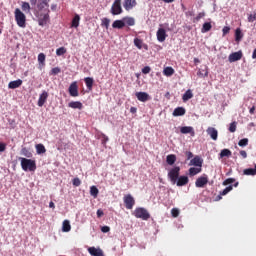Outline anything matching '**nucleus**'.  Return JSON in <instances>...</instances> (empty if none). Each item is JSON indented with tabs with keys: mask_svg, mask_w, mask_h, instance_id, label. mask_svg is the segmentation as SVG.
<instances>
[{
	"mask_svg": "<svg viewBox=\"0 0 256 256\" xmlns=\"http://www.w3.org/2000/svg\"><path fill=\"white\" fill-rule=\"evenodd\" d=\"M49 13V9H45L44 13L39 11L35 12V16L38 19V25H40V27H45V25L50 21Z\"/></svg>",
	"mask_w": 256,
	"mask_h": 256,
	"instance_id": "nucleus-1",
	"label": "nucleus"
},
{
	"mask_svg": "<svg viewBox=\"0 0 256 256\" xmlns=\"http://www.w3.org/2000/svg\"><path fill=\"white\" fill-rule=\"evenodd\" d=\"M21 161V168L23 171H35L37 169V163L35 160L27 159V158H19Z\"/></svg>",
	"mask_w": 256,
	"mask_h": 256,
	"instance_id": "nucleus-2",
	"label": "nucleus"
},
{
	"mask_svg": "<svg viewBox=\"0 0 256 256\" xmlns=\"http://www.w3.org/2000/svg\"><path fill=\"white\" fill-rule=\"evenodd\" d=\"M51 0H30V5L32 7H35L37 5V9H35V12H41L45 11V9H49V3Z\"/></svg>",
	"mask_w": 256,
	"mask_h": 256,
	"instance_id": "nucleus-3",
	"label": "nucleus"
},
{
	"mask_svg": "<svg viewBox=\"0 0 256 256\" xmlns=\"http://www.w3.org/2000/svg\"><path fill=\"white\" fill-rule=\"evenodd\" d=\"M133 215L136 217V219H142V221H148V219H151V214H149V211L141 207L136 208Z\"/></svg>",
	"mask_w": 256,
	"mask_h": 256,
	"instance_id": "nucleus-4",
	"label": "nucleus"
},
{
	"mask_svg": "<svg viewBox=\"0 0 256 256\" xmlns=\"http://www.w3.org/2000/svg\"><path fill=\"white\" fill-rule=\"evenodd\" d=\"M14 15H15V21L18 27L24 28L25 23H27V17L25 16V14L21 12V9L16 8L14 11Z\"/></svg>",
	"mask_w": 256,
	"mask_h": 256,
	"instance_id": "nucleus-5",
	"label": "nucleus"
},
{
	"mask_svg": "<svg viewBox=\"0 0 256 256\" xmlns=\"http://www.w3.org/2000/svg\"><path fill=\"white\" fill-rule=\"evenodd\" d=\"M180 171H181V168L179 166H175L174 168L170 169V171L168 172V179H170L173 185L177 183V179H179Z\"/></svg>",
	"mask_w": 256,
	"mask_h": 256,
	"instance_id": "nucleus-6",
	"label": "nucleus"
},
{
	"mask_svg": "<svg viewBox=\"0 0 256 256\" xmlns=\"http://www.w3.org/2000/svg\"><path fill=\"white\" fill-rule=\"evenodd\" d=\"M207 183H209V176H207V174H203L202 176L196 179L195 187H198L199 189H203V187H205Z\"/></svg>",
	"mask_w": 256,
	"mask_h": 256,
	"instance_id": "nucleus-7",
	"label": "nucleus"
},
{
	"mask_svg": "<svg viewBox=\"0 0 256 256\" xmlns=\"http://www.w3.org/2000/svg\"><path fill=\"white\" fill-rule=\"evenodd\" d=\"M112 15H121L123 13V8L121 7V0H115L111 7Z\"/></svg>",
	"mask_w": 256,
	"mask_h": 256,
	"instance_id": "nucleus-8",
	"label": "nucleus"
},
{
	"mask_svg": "<svg viewBox=\"0 0 256 256\" xmlns=\"http://www.w3.org/2000/svg\"><path fill=\"white\" fill-rule=\"evenodd\" d=\"M126 209H133L135 206V198L131 194H127L123 198Z\"/></svg>",
	"mask_w": 256,
	"mask_h": 256,
	"instance_id": "nucleus-9",
	"label": "nucleus"
},
{
	"mask_svg": "<svg viewBox=\"0 0 256 256\" xmlns=\"http://www.w3.org/2000/svg\"><path fill=\"white\" fill-rule=\"evenodd\" d=\"M68 91L71 97H78L79 96V87L77 86V82H72L68 88Z\"/></svg>",
	"mask_w": 256,
	"mask_h": 256,
	"instance_id": "nucleus-10",
	"label": "nucleus"
},
{
	"mask_svg": "<svg viewBox=\"0 0 256 256\" xmlns=\"http://www.w3.org/2000/svg\"><path fill=\"white\" fill-rule=\"evenodd\" d=\"M242 57H243V52L238 51L230 54L228 57V60L230 63H235V61H240Z\"/></svg>",
	"mask_w": 256,
	"mask_h": 256,
	"instance_id": "nucleus-11",
	"label": "nucleus"
},
{
	"mask_svg": "<svg viewBox=\"0 0 256 256\" xmlns=\"http://www.w3.org/2000/svg\"><path fill=\"white\" fill-rule=\"evenodd\" d=\"M157 39L160 43H163L167 39V32L163 28H159L156 33Z\"/></svg>",
	"mask_w": 256,
	"mask_h": 256,
	"instance_id": "nucleus-12",
	"label": "nucleus"
},
{
	"mask_svg": "<svg viewBox=\"0 0 256 256\" xmlns=\"http://www.w3.org/2000/svg\"><path fill=\"white\" fill-rule=\"evenodd\" d=\"M137 6V1L136 0H124L123 7L126 11H131L133 7Z\"/></svg>",
	"mask_w": 256,
	"mask_h": 256,
	"instance_id": "nucleus-13",
	"label": "nucleus"
},
{
	"mask_svg": "<svg viewBox=\"0 0 256 256\" xmlns=\"http://www.w3.org/2000/svg\"><path fill=\"white\" fill-rule=\"evenodd\" d=\"M180 133H182L183 135L191 134V137H195V130L191 126L181 127Z\"/></svg>",
	"mask_w": 256,
	"mask_h": 256,
	"instance_id": "nucleus-14",
	"label": "nucleus"
},
{
	"mask_svg": "<svg viewBox=\"0 0 256 256\" xmlns=\"http://www.w3.org/2000/svg\"><path fill=\"white\" fill-rule=\"evenodd\" d=\"M189 183V177L187 176H178V179L176 181L177 187H183Z\"/></svg>",
	"mask_w": 256,
	"mask_h": 256,
	"instance_id": "nucleus-15",
	"label": "nucleus"
},
{
	"mask_svg": "<svg viewBox=\"0 0 256 256\" xmlns=\"http://www.w3.org/2000/svg\"><path fill=\"white\" fill-rule=\"evenodd\" d=\"M88 253H90V255H92V256H105L103 254V250H101L100 248H95V247L88 248Z\"/></svg>",
	"mask_w": 256,
	"mask_h": 256,
	"instance_id": "nucleus-16",
	"label": "nucleus"
},
{
	"mask_svg": "<svg viewBox=\"0 0 256 256\" xmlns=\"http://www.w3.org/2000/svg\"><path fill=\"white\" fill-rule=\"evenodd\" d=\"M190 165H194V167H199L201 169V167H203V159H201L199 156H195L190 161Z\"/></svg>",
	"mask_w": 256,
	"mask_h": 256,
	"instance_id": "nucleus-17",
	"label": "nucleus"
},
{
	"mask_svg": "<svg viewBox=\"0 0 256 256\" xmlns=\"http://www.w3.org/2000/svg\"><path fill=\"white\" fill-rule=\"evenodd\" d=\"M207 134L213 139V141H217V137L219 136V132H217V129L213 127H209L207 130Z\"/></svg>",
	"mask_w": 256,
	"mask_h": 256,
	"instance_id": "nucleus-18",
	"label": "nucleus"
},
{
	"mask_svg": "<svg viewBox=\"0 0 256 256\" xmlns=\"http://www.w3.org/2000/svg\"><path fill=\"white\" fill-rule=\"evenodd\" d=\"M187 111L183 107H177L174 109L172 115L173 117H183Z\"/></svg>",
	"mask_w": 256,
	"mask_h": 256,
	"instance_id": "nucleus-19",
	"label": "nucleus"
},
{
	"mask_svg": "<svg viewBox=\"0 0 256 256\" xmlns=\"http://www.w3.org/2000/svg\"><path fill=\"white\" fill-rule=\"evenodd\" d=\"M22 85H23V80L18 79V80L11 81L8 84V87H9V89H17V88L21 87Z\"/></svg>",
	"mask_w": 256,
	"mask_h": 256,
	"instance_id": "nucleus-20",
	"label": "nucleus"
},
{
	"mask_svg": "<svg viewBox=\"0 0 256 256\" xmlns=\"http://www.w3.org/2000/svg\"><path fill=\"white\" fill-rule=\"evenodd\" d=\"M113 29H123L125 22L123 20H115L112 24Z\"/></svg>",
	"mask_w": 256,
	"mask_h": 256,
	"instance_id": "nucleus-21",
	"label": "nucleus"
},
{
	"mask_svg": "<svg viewBox=\"0 0 256 256\" xmlns=\"http://www.w3.org/2000/svg\"><path fill=\"white\" fill-rule=\"evenodd\" d=\"M122 21L124 22V25H128L129 27L135 25V18L133 17H124Z\"/></svg>",
	"mask_w": 256,
	"mask_h": 256,
	"instance_id": "nucleus-22",
	"label": "nucleus"
},
{
	"mask_svg": "<svg viewBox=\"0 0 256 256\" xmlns=\"http://www.w3.org/2000/svg\"><path fill=\"white\" fill-rule=\"evenodd\" d=\"M175 161H177V156L174 154H170L166 157V163L168 165H175Z\"/></svg>",
	"mask_w": 256,
	"mask_h": 256,
	"instance_id": "nucleus-23",
	"label": "nucleus"
},
{
	"mask_svg": "<svg viewBox=\"0 0 256 256\" xmlns=\"http://www.w3.org/2000/svg\"><path fill=\"white\" fill-rule=\"evenodd\" d=\"M163 74L166 76V77H171L172 75L175 74V69H173V67H166L164 68L163 70Z\"/></svg>",
	"mask_w": 256,
	"mask_h": 256,
	"instance_id": "nucleus-24",
	"label": "nucleus"
},
{
	"mask_svg": "<svg viewBox=\"0 0 256 256\" xmlns=\"http://www.w3.org/2000/svg\"><path fill=\"white\" fill-rule=\"evenodd\" d=\"M62 231L64 233H69V231H71V224L69 223V220H64L63 221Z\"/></svg>",
	"mask_w": 256,
	"mask_h": 256,
	"instance_id": "nucleus-25",
	"label": "nucleus"
},
{
	"mask_svg": "<svg viewBox=\"0 0 256 256\" xmlns=\"http://www.w3.org/2000/svg\"><path fill=\"white\" fill-rule=\"evenodd\" d=\"M68 107H71V109H83V104L79 101L70 102L68 104Z\"/></svg>",
	"mask_w": 256,
	"mask_h": 256,
	"instance_id": "nucleus-26",
	"label": "nucleus"
},
{
	"mask_svg": "<svg viewBox=\"0 0 256 256\" xmlns=\"http://www.w3.org/2000/svg\"><path fill=\"white\" fill-rule=\"evenodd\" d=\"M201 171H202L201 168L191 167V168H189V175H190V177H195V175H199V173H201Z\"/></svg>",
	"mask_w": 256,
	"mask_h": 256,
	"instance_id": "nucleus-27",
	"label": "nucleus"
},
{
	"mask_svg": "<svg viewBox=\"0 0 256 256\" xmlns=\"http://www.w3.org/2000/svg\"><path fill=\"white\" fill-rule=\"evenodd\" d=\"M90 195L92 197H94V199H97V197L99 195V189L97 188V186H91L90 187Z\"/></svg>",
	"mask_w": 256,
	"mask_h": 256,
	"instance_id": "nucleus-28",
	"label": "nucleus"
},
{
	"mask_svg": "<svg viewBox=\"0 0 256 256\" xmlns=\"http://www.w3.org/2000/svg\"><path fill=\"white\" fill-rule=\"evenodd\" d=\"M231 155H232L231 150L225 148L220 152V159H223V157H231Z\"/></svg>",
	"mask_w": 256,
	"mask_h": 256,
	"instance_id": "nucleus-29",
	"label": "nucleus"
},
{
	"mask_svg": "<svg viewBox=\"0 0 256 256\" xmlns=\"http://www.w3.org/2000/svg\"><path fill=\"white\" fill-rule=\"evenodd\" d=\"M79 21H81V17L79 16V14H76L72 20V27H75V29H77V27H79Z\"/></svg>",
	"mask_w": 256,
	"mask_h": 256,
	"instance_id": "nucleus-30",
	"label": "nucleus"
},
{
	"mask_svg": "<svg viewBox=\"0 0 256 256\" xmlns=\"http://www.w3.org/2000/svg\"><path fill=\"white\" fill-rule=\"evenodd\" d=\"M21 155L27 157L28 159H31V157H33V153H31V151H29V149L25 147L21 149Z\"/></svg>",
	"mask_w": 256,
	"mask_h": 256,
	"instance_id": "nucleus-31",
	"label": "nucleus"
},
{
	"mask_svg": "<svg viewBox=\"0 0 256 256\" xmlns=\"http://www.w3.org/2000/svg\"><path fill=\"white\" fill-rule=\"evenodd\" d=\"M46 151H47V149H45V146L43 144L36 145V153H38V155L46 153Z\"/></svg>",
	"mask_w": 256,
	"mask_h": 256,
	"instance_id": "nucleus-32",
	"label": "nucleus"
},
{
	"mask_svg": "<svg viewBox=\"0 0 256 256\" xmlns=\"http://www.w3.org/2000/svg\"><path fill=\"white\" fill-rule=\"evenodd\" d=\"M243 39V33L241 32V28H237L235 31V41L239 43Z\"/></svg>",
	"mask_w": 256,
	"mask_h": 256,
	"instance_id": "nucleus-33",
	"label": "nucleus"
},
{
	"mask_svg": "<svg viewBox=\"0 0 256 256\" xmlns=\"http://www.w3.org/2000/svg\"><path fill=\"white\" fill-rule=\"evenodd\" d=\"M84 81L86 83L87 89H89V90L93 89V81H94L93 78L87 77L84 79Z\"/></svg>",
	"mask_w": 256,
	"mask_h": 256,
	"instance_id": "nucleus-34",
	"label": "nucleus"
},
{
	"mask_svg": "<svg viewBox=\"0 0 256 256\" xmlns=\"http://www.w3.org/2000/svg\"><path fill=\"white\" fill-rule=\"evenodd\" d=\"M211 23L210 22H205L202 26V33H207L209 31H211Z\"/></svg>",
	"mask_w": 256,
	"mask_h": 256,
	"instance_id": "nucleus-35",
	"label": "nucleus"
},
{
	"mask_svg": "<svg viewBox=\"0 0 256 256\" xmlns=\"http://www.w3.org/2000/svg\"><path fill=\"white\" fill-rule=\"evenodd\" d=\"M243 175H256L255 168H247L243 170Z\"/></svg>",
	"mask_w": 256,
	"mask_h": 256,
	"instance_id": "nucleus-36",
	"label": "nucleus"
},
{
	"mask_svg": "<svg viewBox=\"0 0 256 256\" xmlns=\"http://www.w3.org/2000/svg\"><path fill=\"white\" fill-rule=\"evenodd\" d=\"M22 11H25V13L31 12V5L28 2L22 3Z\"/></svg>",
	"mask_w": 256,
	"mask_h": 256,
	"instance_id": "nucleus-37",
	"label": "nucleus"
},
{
	"mask_svg": "<svg viewBox=\"0 0 256 256\" xmlns=\"http://www.w3.org/2000/svg\"><path fill=\"white\" fill-rule=\"evenodd\" d=\"M239 147H247L249 145V139L244 138L238 142Z\"/></svg>",
	"mask_w": 256,
	"mask_h": 256,
	"instance_id": "nucleus-38",
	"label": "nucleus"
},
{
	"mask_svg": "<svg viewBox=\"0 0 256 256\" xmlns=\"http://www.w3.org/2000/svg\"><path fill=\"white\" fill-rule=\"evenodd\" d=\"M233 191V185L226 187L223 191L220 192V196H225L227 193Z\"/></svg>",
	"mask_w": 256,
	"mask_h": 256,
	"instance_id": "nucleus-39",
	"label": "nucleus"
},
{
	"mask_svg": "<svg viewBox=\"0 0 256 256\" xmlns=\"http://www.w3.org/2000/svg\"><path fill=\"white\" fill-rule=\"evenodd\" d=\"M67 53V49H65V47H60L56 50V55H58V57H61V55H65Z\"/></svg>",
	"mask_w": 256,
	"mask_h": 256,
	"instance_id": "nucleus-40",
	"label": "nucleus"
},
{
	"mask_svg": "<svg viewBox=\"0 0 256 256\" xmlns=\"http://www.w3.org/2000/svg\"><path fill=\"white\" fill-rule=\"evenodd\" d=\"M109 23H111V20L109 18H103L102 19V27H105L106 29H109Z\"/></svg>",
	"mask_w": 256,
	"mask_h": 256,
	"instance_id": "nucleus-41",
	"label": "nucleus"
},
{
	"mask_svg": "<svg viewBox=\"0 0 256 256\" xmlns=\"http://www.w3.org/2000/svg\"><path fill=\"white\" fill-rule=\"evenodd\" d=\"M230 133H235L237 131V122H232L229 126Z\"/></svg>",
	"mask_w": 256,
	"mask_h": 256,
	"instance_id": "nucleus-42",
	"label": "nucleus"
},
{
	"mask_svg": "<svg viewBox=\"0 0 256 256\" xmlns=\"http://www.w3.org/2000/svg\"><path fill=\"white\" fill-rule=\"evenodd\" d=\"M47 103V97H40L38 100V107H43Z\"/></svg>",
	"mask_w": 256,
	"mask_h": 256,
	"instance_id": "nucleus-43",
	"label": "nucleus"
},
{
	"mask_svg": "<svg viewBox=\"0 0 256 256\" xmlns=\"http://www.w3.org/2000/svg\"><path fill=\"white\" fill-rule=\"evenodd\" d=\"M38 62L41 64V65H45V55L43 53H40L38 55Z\"/></svg>",
	"mask_w": 256,
	"mask_h": 256,
	"instance_id": "nucleus-44",
	"label": "nucleus"
},
{
	"mask_svg": "<svg viewBox=\"0 0 256 256\" xmlns=\"http://www.w3.org/2000/svg\"><path fill=\"white\" fill-rule=\"evenodd\" d=\"M72 184L74 185V187H79V186H81V179H79V178H74L73 180H72Z\"/></svg>",
	"mask_w": 256,
	"mask_h": 256,
	"instance_id": "nucleus-45",
	"label": "nucleus"
},
{
	"mask_svg": "<svg viewBox=\"0 0 256 256\" xmlns=\"http://www.w3.org/2000/svg\"><path fill=\"white\" fill-rule=\"evenodd\" d=\"M232 183H235V178H227L224 182L223 185L227 186V185H231Z\"/></svg>",
	"mask_w": 256,
	"mask_h": 256,
	"instance_id": "nucleus-46",
	"label": "nucleus"
},
{
	"mask_svg": "<svg viewBox=\"0 0 256 256\" xmlns=\"http://www.w3.org/2000/svg\"><path fill=\"white\" fill-rule=\"evenodd\" d=\"M59 73H61V68L59 67L52 68L51 75H59Z\"/></svg>",
	"mask_w": 256,
	"mask_h": 256,
	"instance_id": "nucleus-47",
	"label": "nucleus"
},
{
	"mask_svg": "<svg viewBox=\"0 0 256 256\" xmlns=\"http://www.w3.org/2000/svg\"><path fill=\"white\" fill-rule=\"evenodd\" d=\"M142 41H141V39H138V38H135L134 39V45H136L137 47H138V49H141V45H142Z\"/></svg>",
	"mask_w": 256,
	"mask_h": 256,
	"instance_id": "nucleus-48",
	"label": "nucleus"
},
{
	"mask_svg": "<svg viewBox=\"0 0 256 256\" xmlns=\"http://www.w3.org/2000/svg\"><path fill=\"white\" fill-rule=\"evenodd\" d=\"M171 215H172V217H179V209L173 208L171 210Z\"/></svg>",
	"mask_w": 256,
	"mask_h": 256,
	"instance_id": "nucleus-49",
	"label": "nucleus"
},
{
	"mask_svg": "<svg viewBox=\"0 0 256 256\" xmlns=\"http://www.w3.org/2000/svg\"><path fill=\"white\" fill-rule=\"evenodd\" d=\"M254 21H256V13L250 14V15L248 16V22H249V23H253Z\"/></svg>",
	"mask_w": 256,
	"mask_h": 256,
	"instance_id": "nucleus-50",
	"label": "nucleus"
},
{
	"mask_svg": "<svg viewBox=\"0 0 256 256\" xmlns=\"http://www.w3.org/2000/svg\"><path fill=\"white\" fill-rule=\"evenodd\" d=\"M7 149V144L4 142H0V153L5 152Z\"/></svg>",
	"mask_w": 256,
	"mask_h": 256,
	"instance_id": "nucleus-51",
	"label": "nucleus"
},
{
	"mask_svg": "<svg viewBox=\"0 0 256 256\" xmlns=\"http://www.w3.org/2000/svg\"><path fill=\"white\" fill-rule=\"evenodd\" d=\"M142 73H144V75H147V74L151 73V67L145 66V67L142 69Z\"/></svg>",
	"mask_w": 256,
	"mask_h": 256,
	"instance_id": "nucleus-52",
	"label": "nucleus"
},
{
	"mask_svg": "<svg viewBox=\"0 0 256 256\" xmlns=\"http://www.w3.org/2000/svg\"><path fill=\"white\" fill-rule=\"evenodd\" d=\"M197 75L199 77H207V75H209V72L207 70H205V73L203 74V71L199 70Z\"/></svg>",
	"mask_w": 256,
	"mask_h": 256,
	"instance_id": "nucleus-53",
	"label": "nucleus"
},
{
	"mask_svg": "<svg viewBox=\"0 0 256 256\" xmlns=\"http://www.w3.org/2000/svg\"><path fill=\"white\" fill-rule=\"evenodd\" d=\"M136 97H149V94L145 92H136Z\"/></svg>",
	"mask_w": 256,
	"mask_h": 256,
	"instance_id": "nucleus-54",
	"label": "nucleus"
},
{
	"mask_svg": "<svg viewBox=\"0 0 256 256\" xmlns=\"http://www.w3.org/2000/svg\"><path fill=\"white\" fill-rule=\"evenodd\" d=\"M183 97H193V91L191 89L187 90L184 94Z\"/></svg>",
	"mask_w": 256,
	"mask_h": 256,
	"instance_id": "nucleus-55",
	"label": "nucleus"
},
{
	"mask_svg": "<svg viewBox=\"0 0 256 256\" xmlns=\"http://www.w3.org/2000/svg\"><path fill=\"white\" fill-rule=\"evenodd\" d=\"M185 155L187 157V161H189V159H193V152L191 151H186Z\"/></svg>",
	"mask_w": 256,
	"mask_h": 256,
	"instance_id": "nucleus-56",
	"label": "nucleus"
},
{
	"mask_svg": "<svg viewBox=\"0 0 256 256\" xmlns=\"http://www.w3.org/2000/svg\"><path fill=\"white\" fill-rule=\"evenodd\" d=\"M102 233H109L111 231V228L109 226H103L101 228Z\"/></svg>",
	"mask_w": 256,
	"mask_h": 256,
	"instance_id": "nucleus-57",
	"label": "nucleus"
},
{
	"mask_svg": "<svg viewBox=\"0 0 256 256\" xmlns=\"http://www.w3.org/2000/svg\"><path fill=\"white\" fill-rule=\"evenodd\" d=\"M229 31H231V28L228 27V26H225V27L222 29L223 35H227V33H229Z\"/></svg>",
	"mask_w": 256,
	"mask_h": 256,
	"instance_id": "nucleus-58",
	"label": "nucleus"
},
{
	"mask_svg": "<svg viewBox=\"0 0 256 256\" xmlns=\"http://www.w3.org/2000/svg\"><path fill=\"white\" fill-rule=\"evenodd\" d=\"M107 141H109V137H107V135L102 134V144L105 145V143H107Z\"/></svg>",
	"mask_w": 256,
	"mask_h": 256,
	"instance_id": "nucleus-59",
	"label": "nucleus"
},
{
	"mask_svg": "<svg viewBox=\"0 0 256 256\" xmlns=\"http://www.w3.org/2000/svg\"><path fill=\"white\" fill-rule=\"evenodd\" d=\"M97 217H103V215H105V213L103 212V210L98 209L96 212Z\"/></svg>",
	"mask_w": 256,
	"mask_h": 256,
	"instance_id": "nucleus-60",
	"label": "nucleus"
},
{
	"mask_svg": "<svg viewBox=\"0 0 256 256\" xmlns=\"http://www.w3.org/2000/svg\"><path fill=\"white\" fill-rule=\"evenodd\" d=\"M138 100L141 101L142 103H145L149 101V97H138Z\"/></svg>",
	"mask_w": 256,
	"mask_h": 256,
	"instance_id": "nucleus-61",
	"label": "nucleus"
},
{
	"mask_svg": "<svg viewBox=\"0 0 256 256\" xmlns=\"http://www.w3.org/2000/svg\"><path fill=\"white\" fill-rule=\"evenodd\" d=\"M240 155L243 157V159H247V152L245 150H241Z\"/></svg>",
	"mask_w": 256,
	"mask_h": 256,
	"instance_id": "nucleus-62",
	"label": "nucleus"
},
{
	"mask_svg": "<svg viewBox=\"0 0 256 256\" xmlns=\"http://www.w3.org/2000/svg\"><path fill=\"white\" fill-rule=\"evenodd\" d=\"M203 17H205V13H199L196 17V21H199L200 19H203Z\"/></svg>",
	"mask_w": 256,
	"mask_h": 256,
	"instance_id": "nucleus-63",
	"label": "nucleus"
},
{
	"mask_svg": "<svg viewBox=\"0 0 256 256\" xmlns=\"http://www.w3.org/2000/svg\"><path fill=\"white\" fill-rule=\"evenodd\" d=\"M252 59H256V48H255L254 51H253Z\"/></svg>",
	"mask_w": 256,
	"mask_h": 256,
	"instance_id": "nucleus-64",
	"label": "nucleus"
}]
</instances>
